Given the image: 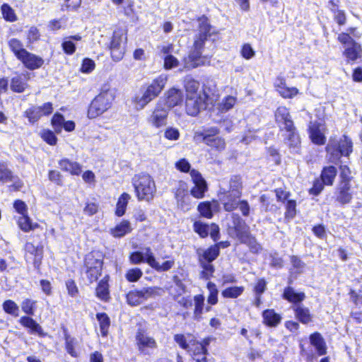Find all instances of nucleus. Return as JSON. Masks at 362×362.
<instances>
[{
    "label": "nucleus",
    "instance_id": "nucleus-42",
    "mask_svg": "<svg viewBox=\"0 0 362 362\" xmlns=\"http://www.w3.org/2000/svg\"><path fill=\"white\" fill-rule=\"evenodd\" d=\"M146 300L143 289H134L126 294V301L131 306H137Z\"/></svg>",
    "mask_w": 362,
    "mask_h": 362
},
{
    "label": "nucleus",
    "instance_id": "nucleus-23",
    "mask_svg": "<svg viewBox=\"0 0 362 362\" xmlns=\"http://www.w3.org/2000/svg\"><path fill=\"white\" fill-rule=\"evenodd\" d=\"M50 123L54 132L57 134L61 133L63 129L66 132H71L76 128V124L73 120L65 121L64 115L58 112L54 113Z\"/></svg>",
    "mask_w": 362,
    "mask_h": 362
},
{
    "label": "nucleus",
    "instance_id": "nucleus-34",
    "mask_svg": "<svg viewBox=\"0 0 362 362\" xmlns=\"http://www.w3.org/2000/svg\"><path fill=\"white\" fill-rule=\"evenodd\" d=\"M274 120L279 127L294 122L289 108L284 105L279 106L274 111Z\"/></svg>",
    "mask_w": 362,
    "mask_h": 362
},
{
    "label": "nucleus",
    "instance_id": "nucleus-43",
    "mask_svg": "<svg viewBox=\"0 0 362 362\" xmlns=\"http://www.w3.org/2000/svg\"><path fill=\"white\" fill-rule=\"evenodd\" d=\"M95 317L99 324L101 336L106 337L109 334V329L111 325L110 317L105 312L97 313Z\"/></svg>",
    "mask_w": 362,
    "mask_h": 362
},
{
    "label": "nucleus",
    "instance_id": "nucleus-4",
    "mask_svg": "<svg viewBox=\"0 0 362 362\" xmlns=\"http://www.w3.org/2000/svg\"><path fill=\"white\" fill-rule=\"evenodd\" d=\"M167 81V75H158L150 83L142 86L141 88V95H135L132 98L133 103L139 109H144L160 95L166 86Z\"/></svg>",
    "mask_w": 362,
    "mask_h": 362
},
{
    "label": "nucleus",
    "instance_id": "nucleus-51",
    "mask_svg": "<svg viewBox=\"0 0 362 362\" xmlns=\"http://www.w3.org/2000/svg\"><path fill=\"white\" fill-rule=\"evenodd\" d=\"M2 309L6 314L9 315L13 317H17L19 316V306L13 300H5L2 303Z\"/></svg>",
    "mask_w": 362,
    "mask_h": 362
},
{
    "label": "nucleus",
    "instance_id": "nucleus-14",
    "mask_svg": "<svg viewBox=\"0 0 362 362\" xmlns=\"http://www.w3.org/2000/svg\"><path fill=\"white\" fill-rule=\"evenodd\" d=\"M13 182L9 185L8 190L10 192H19L24 187L23 181L18 176L13 175L9 168L7 161L0 160V182L2 184Z\"/></svg>",
    "mask_w": 362,
    "mask_h": 362
},
{
    "label": "nucleus",
    "instance_id": "nucleus-19",
    "mask_svg": "<svg viewBox=\"0 0 362 362\" xmlns=\"http://www.w3.org/2000/svg\"><path fill=\"white\" fill-rule=\"evenodd\" d=\"M161 103L170 111L173 108L182 105L184 101L183 92L180 88L176 87L169 88L163 95Z\"/></svg>",
    "mask_w": 362,
    "mask_h": 362
},
{
    "label": "nucleus",
    "instance_id": "nucleus-35",
    "mask_svg": "<svg viewBox=\"0 0 362 362\" xmlns=\"http://www.w3.org/2000/svg\"><path fill=\"white\" fill-rule=\"evenodd\" d=\"M132 228L129 220L122 219L115 227L110 229V234L115 238H121L132 233Z\"/></svg>",
    "mask_w": 362,
    "mask_h": 362
},
{
    "label": "nucleus",
    "instance_id": "nucleus-24",
    "mask_svg": "<svg viewBox=\"0 0 362 362\" xmlns=\"http://www.w3.org/2000/svg\"><path fill=\"white\" fill-rule=\"evenodd\" d=\"M18 322L27 329L30 334H36L41 338L47 336V333L44 331L42 327L32 316L23 315L18 320Z\"/></svg>",
    "mask_w": 362,
    "mask_h": 362
},
{
    "label": "nucleus",
    "instance_id": "nucleus-3",
    "mask_svg": "<svg viewBox=\"0 0 362 362\" xmlns=\"http://www.w3.org/2000/svg\"><path fill=\"white\" fill-rule=\"evenodd\" d=\"M232 228L235 233L236 238L240 243L245 245L250 252L259 254L262 250V247L257 240V238L252 234L249 226L246 223L238 214H231Z\"/></svg>",
    "mask_w": 362,
    "mask_h": 362
},
{
    "label": "nucleus",
    "instance_id": "nucleus-17",
    "mask_svg": "<svg viewBox=\"0 0 362 362\" xmlns=\"http://www.w3.org/2000/svg\"><path fill=\"white\" fill-rule=\"evenodd\" d=\"M187 337L192 338L189 340V348L187 350L193 358L199 356V355H209L208 346L210 343L215 339V338L207 336L204 337L201 341L197 340V339L193 336L191 333H187Z\"/></svg>",
    "mask_w": 362,
    "mask_h": 362
},
{
    "label": "nucleus",
    "instance_id": "nucleus-53",
    "mask_svg": "<svg viewBox=\"0 0 362 362\" xmlns=\"http://www.w3.org/2000/svg\"><path fill=\"white\" fill-rule=\"evenodd\" d=\"M284 204H285L284 219L286 221H290L294 218L297 214L296 201L291 199Z\"/></svg>",
    "mask_w": 362,
    "mask_h": 362
},
{
    "label": "nucleus",
    "instance_id": "nucleus-6",
    "mask_svg": "<svg viewBox=\"0 0 362 362\" xmlns=\"http://www.w3.org/2000/svg\"><path fill=\"white\" fill-rule=\"evenodd\" d=\"M135 196L139 202H151L156 194V182L151 175L146 172L135 174L132 179Z\"/></svg>",
    "mask_w": 362,
    "mask_h": 362
},
{
    "label": "nucleus",
    "instance_id": "nucleus-27",
    "mask_svg": "<svg viewBox=\"0 0 362 362\" xmlns=\"http://www.w3.org/2000/svg\"><path fill=\"white\" fill-rule=\"evenodd\" d=\"M197 260L199 263H209L216 260L220 254L218 252V247L216 245H211L206 249H199L197 250Z\"/></svg>",
    "mask_w": 362,
    "mask_h": 362
},
{
    "label": "nucleus",
    "instance_id": "nucleus-11",
    "mask_svg": "<svg viewBox=\"0 0 362 362\" xmlns=\"http://www.w3.org/2000/svg\"><path fill=\"white\" fill-rule=\"evenodd\" d=\"M337 175V169L334 165L324 166L320 177L313 182V186L308 189V193L313 196H318L324 189L325 186H332Z\"/></svg>",
    "mask_w": 362,
    "mask_h": 362
},
{
    "label": "nucleus",
    "instance_id": "nucleus-62",
    "mask_svg": "<svg viewBox=\"0 0 362 362\" xmlns=\"http://www.w3.org/2000/svg\"><path fill=\"white\" fill-rule=\"evenodd\" d=\"M48 180L55 185L62 187L64 185V176L57 170H49L47 173Z\"/></svg>",
    "mask_w": 362,
    "mask_h": 362
},
{
    "label": "nucleus",
    "instance_id": "nucleus-13",
    "mask_svg": "<svg viewBox=\"0 0 362 362\" xmlns=\"http://www.w3.org/2000/svg\"><path fill=\"white\" fill-rule=\"evenodd\" d=\"M170 112L169 108L165 107V104L159 100L151 110L146 121L152 127L160 129L168 124Z\"/></svg>",
    "mask_w": 362,
    "mask_h": 362
},
{
    "label": "nucleus",
    "instance_id": "nucleus-9",
    "mask_svg": "<svg viewBox=\"0 0 362 362\" xmlns=\"http://www.w3.org/2000/svg\"><path fill=\"white\" fill-rule=\"evenodd\" d=\"M128 41V29L119 27L116 28L107 45L112 60L119 62L123 59L126 53V46Z\"/></svg>",
    "mask_w": 362,
    "mask_h": 362
},
{
    "label": "nucleus",
    "instance_id": "nucleus-8",
    "mask_svg": "<svg viewBox=\"0 0 362 362\" xmlns=\"http://www.w3.org/2000/svg\"><path fill=\"white\" fill-rule=\"evenodd\" d=\"M325 151L329 162L337 163L342 157L349 158L353 153V141L347 134H343L338 140L331 138L325 146Z\"/></svg>",
    "mask_w": 362,
    "mask_h": 362
},
{
    "label": "nucleus",
    "instance_id": "nucleus-30",
    "mask_svg": "<svg viewBox=\"0 0 362 362\" xmlns=\"http://www.w3.org/2000/svg\"><path fill=\"white\" fill-rule=\"evenodd\" d=\"M321 124L319 122L313 123L309 126L308 132L309 138L312 143L317 146H323L325 144L327 139L323 132L321 131Z\"/></svg>",
    "mask_w": 362,
    "mask_h": 362
},
{
    "label": "nucleus",
    "instance_id": "nucleus-41",
    "mask_svg": "<svg viewBox=\"0 0 362 362\" xmlns=\"http://www.w3.org/2000/svg\"><path fill=\"white\" fill-rule=\"evenodd\" d=\"M153 256V253L149 247L145 248V256L141 251H133L129 255V261L131 264H140L141 263H147L148 257Z\"/></svg>",
    "mask_w": 362,
    "mask_h": 362
},
{
    "label": "nucleus",
    "instance_id": "nucleus-32",
    "mask_svg": "<svg viewBox=\"0 0 362 362\" xmlns=\"http://www.w3.org/2000/svg\"><path fill=\"white\" fill-rule=\"evenodd\" d=\"M343 56L347 64L353 63L362 58V46L356 41H353L350 47H346L343 51Z\"/></svg>",
    "mask_w": 362,
    "mask_h": 362
},
{
    "label": "nucleus",
    "instance_id": "nucleus-2",
    "mask_svg": "<svg viewBox=\"0 0 362 362\" xmlns=\"http://www.w3.org/2000/svg\"><path fill=\"white\" fill-rule=\"evenodd\" d=\"M10 52L14 55L25 68L29 71L40 69L45 64L43 58L36 54L29 52L24 47L23 42L18 38H11L8 40Z\"/></svg>",
    "mask_w": 362,
    "mask_h": 362
},
{
    "label": "nucleus",
    "instance_id": "nucleus-36",
    "mask_svg": "<svg viewBox=\"0 0 362 362\" xmlns=\"http://www.w3.org/2000/svg\"><path fill=\"white\" fill-rule=\"evenodd\" d=\"M309 340L310 344L315 347L318 356H324L327 354V344L320 332H315L310 334L309 336Z\"/></svg>",
    "mask_w": 362,
    "mask_h": 362
},
{
    "label": "nucleus",
    "instance_id": "nucleus-15",
    "mask_svg": "<svg viewBox=\"0 0 362 362\" xmlns=\"http://www.w3.org/2000/svg\"><path fill=\"white\" fill-rule=\"evenodd\" d=\"M192 228L194 232L202 239L209 235L214 242H216L221 238L220 227L214 222L208 223L200 220L194 221Z\"/></svg>",
    "mask_w": 362,
    "mask_h": 362
},
{
    "label": "nucleus",
    "instance_id": "nucleus-58",
    "mask_svg": "<svg viewBox=\"0 0 362 362\" xmlns=\"http://www.w3.org/2000/svg\"><path fill=\"white\" fill-rule=\"evenodd\" d=\"M55 134L57 133L54 132V131L49 129H43L40 133V136L46 144L50 146H55L58 141L57 136Z\"/></svg>",
    "mask_w": 362,
    "mask_h": 362
},
{
    "label": "nucleus",
    "instance_id": "nucleus-45",
    "mask_svg": "<svg viewBox=\"0 0 362 362\" xmlns=\"http://www.w3.org/2000/svg\"><path fill=\"white\" fill-rule=\"evenodd\" d=\"M284 141L289 148H299L301 139L298 130L290 134H283Z\"/></svg>",
    "mask_w": 362,
    "mask_h": 362
},
{
    "label": "nucleus",
    "instance_id": "nucleus-1",
    "mask_svg": "<svg viewBox=\"0 0 362 362\" xmlns=\"http://www.w3.org/2000/svg\"><path fill=\"white\" fill-rule=\"evenodd\" d=\"M115 91L110 85L104 84L99 93L91 100L87 107L86 116L90 119L101 117L113 106Z\"/></svg>",
    "mask_w": 362,
    "mask_h": 362
},
{
    "label": "nucleus",
    "instance_id": "nucleus-21",
    "mask_svg": "<svg viewBox=\"0 0 362 362\" xmlns=\"http://www.w3.org/2000/svg\"><path fill=\"white\" fill-rule=\"evenodd\" d=\"M30 79V73L16 72L10 80V89L15 93H23L30 88L28 81Z\"/></svg>",
    "mask_w": 362,
    "mask_h": 362
},
{
    "label": "nucleus",
    "instance_id": "nucleus-39",
    "mask_svg": "<svg viewBox=\"0 0 362 362\" xmlns=\"http://www.w3.org/2000/svg\"><path fill=\"white\" fill-rule=\"evenodd\" d=\"M147 260V264L158 272H167L172 269L175 265V260L173 259L166 260L160 264L159 262L156 259L154 255H149Z\"/></svg>",
    "mask_w": 362,
    "mask_h": 362
},
{
    "label": "nucleus",
    "instance_id": "nucleus-40",
    "mask_svg": "<svg viewBox=\"0 0 362 362\" xmlns=\"http://www.w3.org/2000/svg\"><path fill=\"white\" fill-rule=\"evenodd\" d=\"M296 318L302 324L307 325L313 321V316L310 310L300 305L292 307Z\"/></svg>",
    "mask_w": 362,
    "mask_h": 362
},
{
    "label": "nucleus",
    "instance_id": "nucleus-50",
    "mask_svg": "<svg viewBox=\"0 0 362 362\" xmlns=\"http://www.w3.org/2000/svg\"><path fill=\"white\" fill-rule=\"evenodd\" d=\"M243 181L240 175H233L230 177L228 189L226 191L243 195Z\"/></svg>",
    "mask_w": 362,
    "mask_h": 362
},
{
    "label": "nucleus",
    "instance_id": "nucleus-48",
    "mask_svg": "<svg viewBox=\"0 0 362 362\" xmlns=\"http://www.w3.org/2000/svg\"><path fill=\"white\" fill-rule=\"evenodd\" d=\"M130 198V195L127 192H123L120 194L117 199L115 210V214L117 216L121 217L124 215Z\"/></svg>",
    "mask_w": 362,
    "mask_h": 362
},
{
    "label": "nucleus",
    "instance_id": "nucleus-49",
    "mask_svg": "<svg viewBox=\"0 0 362 362\" xmlns=\"http://www.w3.org/2000/svg\"><path fill=\"white\" fill-rule=\"evenodd\" d=\"M204 300V296L202 294H197L194 296V308L193 311V318L195 320L199 321L202 318Z\"/></svg>",
    "mask_w": 362,
    "mask_h": 362
},
{
    "label": "nucleus",
    "instance_id": "nucleus-55",
    "mask_svg": "<svg viewBox=\"0 0 362 362\" xmlns=\"http://www.w3.org/2000/svg\"><path fill=\"white\" fill-rule=\"evenodd\" d=\"M21 306L25 316H33L37 309V301L30 298H25L21 302Z\"/></svg>",
    "mask_w": 362,
    "mask_h": 362
},
{
    "label": "nucleus",
    "instance_id": "nucleus-54",
    "mask_svg": "<svg viewBox=\"0 0 362 362\" xmlns=\"http://www.w3.org/2000/svg\"><path fill=\"white\" fill-rule=\"evenodd\" d=\"M1 13L2 18L7 22L13 23L18 20L14 9L8 4L4 3L1 6Z\"/></svg>",
    "mask_w": 362,
    "mask_h": 362
},
{
    "label": "nucleus",
    "instance_id": "nucleus-38",
    "mask_svg": "<svg viewBox=\"0 0 362 362\" xmlns=\"http://www.w3.org/2000/svg\"><path fill=\"white\" fill-rule=\"evenodd\" d=\"M16 223L18 228L24 233H29L37 228L42 229L39 223L32 222V219L29 216L28 213L19 216L16 220Z\"/></svg>",
    "mask_w": 362,
    "mask_h": 362
},
{
    "label": "nucleus",
    "instance_id": "nucleus-31",
    "mask_svg": "<svg viewBox=\"0 0 362 362\" xmlns=\"http://www.w3.org/2000/svg\"><path fill=\"white\" fill-rule=\"evenodd\" d=\"M281 297L295 306L300 305L305 299V294L303 291L296 292L293 287L288 286L284 288Z\"/></svg>",
    "mask_w": 362,
    "mask_h": 362
},
{
    "label": "nucleus",
    "instance_id": "nucleus-64",
    "mask_svg": "<svg viewBox=\"0 0 362 362\" xmlns=\"http://www.w3.org/2000/svg\"><path fill=\"white\" fill-rule=\"evenodd\" d=\"M348 295L352 303L356 307L362 306V289L349 288Z\"/></svg>",
    "mask_w": 362,
    "mask_h": 362
},
{
    "label": "nucleus",
    "instance_id": "nucleus-33",
    "mask_svg": "<svg viewBox=\"0 0 362 362\" xmlns=\"http://www.w3.org/2000/svg\"><path fill=\"white\" fill-rule=\"evenodd\" d=\"M267 289V281L264 278L257 279L252 286V293L254 295L253 305L259 308L262 303V296Z\"/></svg>",
    "mask_w": 362,
    "mask_h": 362
},
{
    "label": "nucleus",
    "instance_id": "nucleus-20",
    "mask_svg": "<svg viewBox=\"0 0 362 362\" xmlns=\"http://www.w3.org/2000/svg\"><path fill=\"white\" fill-rule=\"evenodd\" d=\"M274 88L278 94L284 99H292L300 92L296 87H288L286 79L283 76H277L274 82Z\"/></svg>",
    "mask_w": 362,
    "mask_h": 362
},
{
    "label": "nucleus",
    "instance_id": "nucleus-47",
    "mask_svg": "<svg viewBox=\"0 0 362 362\" xmlns=\"http://www.w3.org/2000/svg\"><path fill=\"white\" fill-rule=\"evenodd\" d=\"M200 93L202 94V108L208 110H214L218 101L217 95L214 93L209 94L204 89Z\"/></svg>",
    "mask_w": 362,
    "mask_h": 362
},
{
    "label": "nucleus",
    "instance_id": "nucleus-25",
    "mask_svg": "<svg viewBox=\"0 0 362 362\" xmlns=\"http://www.w3.org/2000/svg\"><path fill=\"white\" fill-rule=\"evenodd\" d=\"M219 207L218 201L213 199L211 201H203L198 204L197 210L199 216L206 219H211L214 216V209L218 210Z\"/></svg>",
    "mask_w": 362,
    "mask_h": 362
},
{
    "label": "nucleus",
    "instance_id": "nucleus-63",
    "mask_svg": "<svg viewBox=\"0 0 362 362\" xmlns=\"http://www.w3.org/2000/svg\"><path fill=\"white\" fill-rule=\"evenodd\" d=\"M202 270L200 272V276L205 280H209L213 277L215 272V267L212 264L209 263H199Z\"/></svg>",
    "mask_w": 362,
    "mask_h": 362
},
{
    "label": "nucleus",
    "instance_id": "nucleus-12",
    "mask_svg": "<svg viewBox=\"0 0 362 362\" xmlns=\"http://www.w3.org/2000/svg\"><path fill=\"white\" fill-rule=\"evenodd\" d=\"M220 129L217 127H211L202 132H198L195 134V137L201 139L211 150L216 152H221L226 148L225 139L217 136Z\"/></svg>",
    "mask_w": 362,
    "mask_h": 362
},
{
    "label": "nucleus",
    "instance_id": "nucleus-5",
    "mask_svg": "<svg viewBox=\"0 0 362 362\" xmlns=\"http://www.w3.org/2000/svg\"><path fill=\"white\" fill-rule=\"evenodd\" d=\"M199 82L192 76H187L183 81L185 112L192 117L197 116L202 108V94L199 92Z\"/></svg>",
    "mask_w": 362,
    "mask_h": 362
},
{
    "label": "nucleus",
    "instance_id": "nucleus-37",
    "mask_svg": "<svg viewBox=\"0 0 362 362\" xmlns=\"http://www.w3.org/2000/svg\"><path fill=\"white\" fill-rule=\"evenodd\" d=\"M262 322L267 327H275L281 321V316L274 309H266L262 312Z\"/></svg>",
    "mask_w": 362,
    "mask_h": 362
},
{
    "label": "nucleus",
    "instance_id": "nucleus-29",
    "mask_svg": "<svg viewBox=\"0 0 362 362\" xmlns=\"http://www.w3.org/2000/svg\"><path fill=\"white\" fill-rule=\"evenodd\" d=\"M60 169L71 175L78 176L82 173V165L76 161H72L67 158H63L58 161Z\"/></svg>",
    "mask_w": 362,
    "mask_h": 362
},
{
    "label": "nucleus",
    "instance_id": "nucleus-57",
    "mask_svg": "<svg viewBox=\"0 0 362 362\" xmlns=\"http://www.w3.org/2000/svg\"><path fill=\"white\" fill-rule=\"evenodd\" d=\"M206 288L209 291L207 303L211 305H216L218 302V290L216 287V285L212 281H208L206 284Z\"/></svg>",
    "mask_w": 362,
    "mask_h": 362
},
{
    "label": "nucleus",
    "instance_id": "nucleus-60",
    "mask_svg": "<svg viewBox=\"0 0 362 362\" xmlns=\"http://www.w3.org/2000/svg\"><path fill=\"white\" fill-rule=\"evenodd\" d=\"M64 331V338L65 340V348L66 351L73 357L76 356V352L74 349V338L71 337L68 332V329L66 327H63Z\"/></svg>",
    "mask_w": 362,
    "mask_h": 362
},
{
    "label": "nucleus",
    "instance_id": "nucleus-22",
    "mask_svg": "<svg viewBox=\"0 0 362 362\" xmlns=\"http://www.w3.org/2000/svg\"><path fill=\"white\" fill-rule=\"evenodd\" d=\"M110 282V276L109 274H105L102 279L96 282L97 284L94 290V295L102 302L107 303L111 300Z\"/></svg>",
    "mask_w": 362,
    "mask_h": 362
},
{
    "label": "nucleus",
    "instance_id": "nucleus-44",
    "mask_svg": "<svg viewBox=\"0 0 362 362\" xmlns=\"http://www.w3.org/2000/svg\"><path fill=\"white\" fill-rule=\"evenodd\" d=\"M261 208L265 212H276L279 207L274 203V199L269 194H263L259 197Z\"/></svg>",
    "mask_w": 362,
    "mask_h": 362
},
{
    "label": "nucleus",
    "instance_id": "nucleus-16",
    "mask_svg": "<svg viewBox=\"0 0 362 362\" xmlns=\"http://www.w3.org/2000/svg\"><path fill=\"white\" fill-rule=\"evenodd\" d=\"M25 259L33 264L35 269L40 272L41 265L44 257V246L42 244L35 245L31 242L25 244Z\"/></svg>",
    "mask_w": 362,
    "mask_h": 362
},
{
    "label": "nucleus",
    "instance_id": "nucleus-26",
    "mask_svg": "<svg viewBox=\"0 0 362 362\" xmlns=\"http://www.w3.org/2000/svg\"><path fill=\"white\" fill-rule=\"evenodd\" d=\"M136 344L139 351L141 353H146V349H156L157 342L152 337L147 336L142 330H138L135 336Z\"/></svg>",
    "mask_w": 362,
    "mask_h": 362
},
{
    "label": "nucleus",
    "instance_id": "nucleus-7",
    "mask_svg": "<svg viewBox=\"0 0 362 362\" xmlns=\"http://www.w3.org/2000/svg\"><path fill=\"white\" fill-rule=\"evenodd\" d=\"M83 268L89 284L97 282L104 268V255L99 250H91L83 258Z\"/></svg>",
    "mask_w": 362,
    "mask_h": 362
},
{
    "label": "nucleus",
    "instance_id": "nucleus-18",
    "mask_svg": "<svg viewBox=\"0 0 362 362\" xmlns=\"http://www.w3.org/2000/svg\"><path fill=\"white\" fill-rule=\"evenodd\" d=\"M190 176L194 186L190 189V194L196 199H202L208 191L206 181L202 177L201 173L196 169H192Z\"/></svg>",
    "mask_w": 362,
    "mask_h": 362
},
{
    "label": "nucleus",
    "instance_id": "nucleus-46",
    "mask_svg": "<svg viewBox=\"0 0 362 362\" xmlns=\"http://www.w3.org/2000/svg\"><path fill=\"white\" fill-rule=\"evenodd\" d=\"M245 287L243 286H230L225 288L221 292V295L223 298L235 299L240 297L244 292Z\"/></svg>",
    "mask_w": 362,
    "mask_h": 362
},
{
    "label": "nucleus",
    "instance_id": "nucleus-28",
    "mask_svg": "<svg viewBox=\"0 0 362 362\" xmlns=\"http://www.w3.org/2000/svg\"><path fill=\"white\" fill-rule=\"evenodd\" d=\"M351 189V186L337 185L334 192V201L341 206L351 203L353 200Z\"/></svg>",
    "mask_w": 362,
    "mask_h": 362
},
{
    "label": "nucleus",
    "instance_id": "nucleus-52",
    "mask_svg": "<svg viewBox=\"0 0 362 362\" xmlns=\"http://www.w3.org/2000/svg\"><path fill=\"white\" fill-rule=\"evenodd\" d=\"M23 117L27 118L30 124L37 123L42 117V114L39 112L37 106L31 105L27 108L23 114Z\"/></svg>",
    "mask_w": 362,
    "mask_h": 362
},
{
    "label": "nucleus",
    "instance_id": "nucleus-56",
    "mask_svg": "<svg viewBox=\"0 0 362 362\" xmlns=\"http://www.w3.org/2000/svg\"><path fill=\"white\" fill-rule=\"evenodd\" d=\"M197 21L199 23L198 28L200 31L199 34H206V36L211 37L212 33H211V25L209 23V19L206 15H202L197 18Z\"/></svg>",
    "mask_w": 362,
    "mask_h": 362
},
{
    "label": "nucleus",
    "instance_id": "nucleus-59",
    "mask_svg": "<svg viewBox=\"0 0 362 362\" xmlns=\"http://www.w3.org/2000/svg\"><path fill=\"white\" fill-rule=\"evenodd\" d=\"M143 276L142 270L139 267H134L126 271L124 277L128 282H137Z\"/></svg>",
    "mask_w": 362,
    "mask_h": 362
},
{
    "label": "nucleus",
    "instance_id": "nucleus-10",
    "mask_svg": "<svg viewBox=\"0 0 362 362\" xmlns=\"http://www.w3.org/2000/svg\"><path fill=\"white\" fill-rule=\"evenodd\" d=\"M218 200L227 212H232L239 209L243 216L250 214V207L246 199H240L242 194L230 192L223 189L218 192Z\"/></svg>",
    "mask_w": 362,
    "mask_h": 362
},
{
    "label": "nucleus",
    "instance_id": "nucleus-61",
    "mask_svg": "<svg viewBox=\"0 0 362 362\" xmlns=\"http://www.w3.org/2000/svg\"><path fill=\"white\" fill-rule=\"evenodd\" d=\"M67 294L69 297L75 298L79 296V288L73 279H69L65 281Z\"/></svg>",
    "mask_w": 362,
    "mask_h": 362
}]
</instances>
